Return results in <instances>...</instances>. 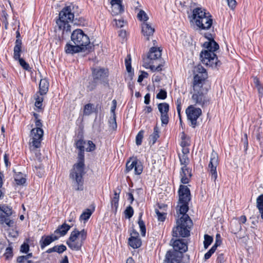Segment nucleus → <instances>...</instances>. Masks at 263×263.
I'll use <instances>...</instances> for the list:
<instances>
[{"label":"nucleus","instance_id":"nucleus-1","mask_svg":"<svg viewBox=\"0 0 263 263\" xmlns=\"http://www.w3.org/2000/svg\"><path fill=\"white\" fill-rule=\"evenodd\" d=\"M76 147L80 150L78 154V162L73 165L70 174V178L78 184L77 190H81L82 188V175L84 171V152H92L96 149L95 144L91 141H85L82 139L76 142Z\"/></svg>","mask_w":263,"mask_h":263},{"label":"nucleus","instance_id":"nucleus-2","mask_svg":"<svg viewBox=\"0 0 263 263\" xmlns=\"http://www.w3.org/2000/svg\"><path fill=\"white\" fill-rule=\"evenodd\" d=\"M71 39L74 45H66L65 50L66 53L73 54L92 50L93 46L90 44L89 37L81 29L74 30L71 33Z\"/></svg>","mask_w":263,"mask_h":263},{"label":"nucleus","instance_id":"nucleus-3","mask_svg":"<svg viewBox=\"0 0 263 263\" xmlns=\"http://www.w3.org/2000/svg\"><path fill=\"white\" fill-rule=\"evenodd\" d=\"M204 36L208 41L203 43L204 50L200 53L201 62L207 66L217 68L220 66V63L215 52L219 49V45L214 40L211 34H205Z\"/></svg>","mask_w":263,"mask_h":263},{"label":"nucleus","instance_id":"nucleus-4","mask_svg":"<svg viewBox=\"0 0 263 263\" xmlns=\"http://www.w3.org/2000/svg\"><path fill=\"white\" fill-rule=\"evenodd\" d=\"M188 203L179 202L178 208L181 217L177 220V226L173 230L174 237H187L190 235V229L192 226V221L188 215L186 214L189 210Z\"/></svg>","mask_w":263,"mask_h":263},{"label":"nucleus","instance_id":"nucleus-5","mask_svg":"<svg viewBox=\"0 0 263 263\" xmlns=\"http://www.w3.org/2000/svg\"><path fill=\"white\" fill-rule=\"evenodd\" d=\"M71 6H66L60 12L59 18L56 21L58 31L62 37L68 35L71 31L70 23H72L74 14L72 12Z\"/></svg>","mask_w":263,"mask_h":263},{"label":"nucleus","instance_id":"nucleus-6","mask_svg":"<svg viewBox=\"0 0 263 263\" xmlns=\"http://www.w3.org/2000/svg\"><path fill=\"white\" fill-rule=\"evenodd\" d=\"M203 85L204 84L201 83H193V88L191 90L193 102L201 106H203L209 102L207 95L208 89Z\"/></svg>","mask_w":263,"mask_h":263},{"label":"nucleus","instance_id":"nucleus-7","mask_svg":"<svg viewBox=\"0 0 263 263\" xmlns=\"http://www.w3.org/2000/svg\"><path fill=\"white\" fill-rule=\"evenodd\" d=\"M87 237V231L84 229L79 231L74 229L67 241V245L72 250H80Z\"/></svg>","mask_w":263,"mask_h":263},{"label":"nucleus","instance_id":"nucleus-8","mask_svg":"<svg viewBox=\"0 0 263 263\" xmlns=\"http://www.w3.org/2000/svg\"><path fill=\"white\" fill-rule=\"evenodd\" d=\"M185 112L192 126L195 127L197 125V120L202 114L201 109L191 105L186 109Z\"/></svg>","mask_w":263,"mask_h":263},{"label":"nucleus","instance_id":"nucleus-9","mask_svg":"<svg viewBox=\"0 0 263 263\" xmlns=\"http://www.w3.org/2000/svg\"><path fill=\"white\" fill-rule=\"evenodd\" d=\"M44 132L43 129H32L30 132L29 144L35 148L40 147Z\"/></svg>","mask_w":263,"mask_h":263},{"label":"nucleus","instance_id":"nucleus-10","mask_svg":"<svg viewBox=\"0 0 263 263\" xmlns=\"http://www.w3.org/2000/svg\"><path fill=\"white\" fill-rule=\"evenodd\" d=\"M219 163L218 154L213 152L211 154L210 162L209 164V169L210 175H211L212 179H213L214 182L216 181L217 178V166Z\"/></svg>","mask_w":263,"mask_h":263},{"label":"nucleus","instance_id":"nucleus-11","mask_svg":"<svg viewBox=\"0 0 263 263\" xmlns=\"http://www.w3.org/2000/svg\"><path fill=\"white\" fill-rule=\"evenodd\" d=\"M195 74L193 83L204 84V81L207 78L205 69L200 65L196 66L194 70Z\"/></svg>","mask_w":263,"mask_h":263},{"label":"nucleus","instance_id":"nucleus-12","mask_svg":"<svg viewBox=\"0 0 263 263\" xmlns=\"http://www.w3.org/2000/svg\"><path fill=\"white\" fill-rule=\"evenodd\" d=\"M110 13L112 16L121 15L124 12L123 0H109Z\"/></svg>","mask_w":263,"mask_h":263},{"label":"nucleus","instance_id":"nucleus-13","mask_svg":"<svg viewBox=\"0 0 263 263\" xmlns=\"http://www.w3.org/2000/svg\"><path fill=\"white\" fill-rule=\"evenodd\" d=\"M193 21L195 25H199L200 20L210 13L202 8H196L193 10Z\"/></svg>","mask_w":263,"mask_h":263},{"label":"nucleus","instance_id":"nucleus-14","mask_svg":"<svg viewBox=\"0 0 263 263\" xmlns=\"http://www.w3.org/2000/svg\"><path fill=\"white\" fill-rule=\"evenodd\" d=\"M158 108L161 114V121L162 124L166 125L168 122V112L169 105L166 103H162L158 105Z\"/></svg>","mask_w":263,"mask_h":263},{"label":"nucleus","instance_id":"nucleus-15","mask_svg":"<svg viewBox=\"0 0 263 263\" xmlns=\"http://www.w3.org/2000/svg\"><path fill=\"white\" fill-rule=\"evenodd\" d=\"M141 27L143 35L146 40L149 41L155 32L154 26H153L152 24L149 22H145L142 23Z\"/></svg>","mask_w":263,"mask_h":263},{"label":"nucleus","instance_id":"nucleus-16","mask_svg":"<svg viewBox=\"0 0 263 263\" xmlns=\"http://www.w3.org/2000/svg\"><path fill=\"white\" fill-rule=\"evenodd\" d=\"M143 66L146 68H149L153 71L161 70L160 63L151 59L149 55L143 59Z\"/></svg>","mask_w":263,"mask_h":263},{"label":"nucleus","instance_id":"nucleus-17","mask_svg":"<svg viewBox=\"0 0 263 263\" xmlns=\"http://www.w3.org/2000/svg\"><path fill=\"white\" fill-rule=\"evenodd\" d=\"M134 168L135 174L140 175L142 173L143 166L140 162L137 160L127 161L126 164V171L129 172Z\"/></svg>","mask_w":263,"mask_h":263},{"label":"nucleus","instance_id":"nucleus-18","mask_svg":"<svg viewBox=\"0 0 263 263\" xmlns=\"http://www.w3.org/2000/svg\"><path fill=\"white\" fill-rule=\"evenodd\" d=\"M179 199L180 202L188 203L190 200V191L185 185H181L179 190Z\"/></svg>","mask_w":263,"mask_h":263},{"label":"nucleus","instance_id":"nucleus-19","mask_svg":"<svg viewBox=\"0 0 263 263\" xmlns=\"http://www.w3.org/2000/svg\"><path fill=\"white\" fill-rule=\"evenodd\" d=\"M141 240L139 237V233L133 230L128 239V244L134 249L139 248L141 246Z\"/></svg>","mask_w":263,"mask_h":263},{"label":"nucleus","instance_id":"nucleus-20","mask_svg":"<svg viewBox=\"0 0 263 263\" xmlns=\"http://www.w3.org/2000/svg\"><path fill=\"white\" fill-rule=\"evenodd\" d=\"M199 25H196L198 29L199 30H208L209 29L213 23V20L211 18L210 14L200 21Z\"/></svg>","mask_w":263,"mask_h":263},{"label":"nucleus","instance_id":"nucleus-21","mask_svg":"<svg viewBox=\"0 0 263 263\" xmlns=\"http://www.w3.org/2000/svg\"><path fill=\"white\" fill-rule=\"evenodd\" d=\"M12 214V209L5 205H0V223H3L6 217H9Z\"/></svg>","mask_w":263,"mask_h":263},{"label":"nucleus","instance_id":"nucleus-22","mask_svg":"<svg viewBox=\"0 0 263 263\" xmlns=\"http://www.w3.org/2000/svg\"><path fill=\"white\" fill-rule=\"evenodd\" d=\"M181 181L183 184L189 183L190 178L191 177V171L188 167L182 166L181 171L180 172Z\"/></svg>","mask_w":263,"mask_h":263},{"label":"nucleus","instance_id":"nucleus-23","mask_svg":"<svg viewBox=\"0 0 263 263\" xmlns=\"http://www.w3.org/2000/svg\"><path fill=\"white\" fill-rule=\"evenodd\" d=\"M175 251L181 253L185 252L187 250V246L181 239H177L174 241L172 245Z\"/></svg>","mask_w":263,"mask_h":263},{"label":"nucleus","instance_id":"nucleus-24","mask_svg":"<svg viewBox=\"0 0 263 263\" xmlns=\"http://www.w3.org/2000/svg\"><path fill=\"white\" fill-rule=\"evenodd\" d=\"M58 238L59 236H57L54 234L50 236L42 237L40 242L41 248L42 249H44L46 246L49 245Z\"/></svg>","mask_w":263,"mask_h":263},{"label":"nucleus","instance_id":"nucleus-25","mask_svg":"<svg viewBox=\"0 0 263 263\" xmlns=\"http://www.w3.org/2000/svg\"><path fill=\"white\" fill-rule=\"evenodd\" d=\"M22 41L20 39H16L15 42V46L14 47L13 58L14 60H17L21 58V53L22 52Z\"/></svg>","mask_w":263,"mask_h":263},{"label":"nucleus","instance_id":"nucleus-26","mask_svg":"<svg viewBox=\"0 0 263 263\" xmlns=\"http://www.w3.org/2000/svg\"><path fill=\"white\" fill-rule=\"evenodd\" d=\"M148 55L151 59L155 60L157 62L159 61V58L161 56V50L159 48L156 47H153L151 48Z\"/></svg>","mask_w":263,"mask_h":263},{"label":"nucleus","instance_id":"nucleus-27","mask_svg":"<svg viewBox=\"0 0 263 263\" xmlns=\"http://www.w3.org/2000/svg\"><path fill=\"white\" fill-rule=\"evenodd\" d=\"M49 83L46 79H42L39 85V92L41 96L46 95L48 91Z\"/></svg>","mask_w":263,"mask_h":263},{"label":"nucleus","instance_id":"nucleus-28","mask_svg":"<svg viewBox=\"0 0 263 263\" xmlns=\"http://www.w3.org/2000/svg\"><path fill=\"white\" fill-rule=\"evenodd\" d=\"M70 227L71 226L66 223H63L54 231V234L55 235H57V236H59V238L61 236H64L70 229Z\"/></svg>","mask_w":263,"mask_h":263},{"label":"nucleus","instance_id":"nucleus-29","mask_svg":"<svg viewBox=\"0 0 263 263\" xmlns=\"http://www.w3.org/2000/svg\"><path fill=\"white\" fill-rule=\"evenodd\" d=\"M5 231L7 232V236L8 239H14L18 236V231L16 226L14 228H6Z\"/></svg>","mask_w":263,"mask_h":263},{"label":"nucleus","instance_id":"nucleus-30","mask_svg":"<svg viewBox=\"0 0 263 263\" xmlns=\"http://www.w3.org/2000/svg\"><path fill=\"white\" fill-rule=\"evenodd\" d=\"M93 76L95 80H101L105 78L106 77V74L104 69L97 68L93 70Z\"/></svg>","mask_w":263,"mask_h":263},{"label":"nucleus","instance_id":"nucleus-31","mask_svg":"<svg viewBox=\"0 0 263 263\" xmlns=\"http://www.w3.org/2000/svg\"><path fill=\"white\" fill-rule=\"evenodd\" d=\"M138 11L137 17L138 20L142 23L148 22L147 21L149 19V17L147 13L142 9H136Z\"/></svg>","mask_w":263,"mask_h":263},{"label":"nucleus","instance_id":"nucleus-32","mask_svg":"<svg viewBox=\"0 0 263 263\" xmlns=\"http://www.w3.org/2000/svg\"><path fill=\"white\" fill-rule=\"evenodd\" d=\"M165 207L164 205H163V206H160V209L162 210V211H160V210L158 209H156L155 210L159 221H163L165 219L166 213L164 212Z\"/></svg>","mask_w":263,"mask_h":263},{"label":"nucleus","instance_id":"nucleus-33","mask_svg":"<svg viewBox=\"0 0 263 263\" xmlns=\"http://www.w3.org/2000/svg\"><path fill=\"white\" fill-rule=\"evenodd\" d=\"M256 205L259 213L261 214V217L263 219V194L259 195L256 199Z\"/></svg>","mask_w":263,"mask_h":263},{"label":"nucleus","instance_id":"nucleus-34","mask_svg":"<svg viewBox=\"0 0 263 263\" xmlns=\"http://www.w3.org/2000/svg\"><path fill=\"white\" fill-rule=\"evenodd\" d=\"M14 177V180L17 185H23L26 182V178L21 173L15 174Z\"/></svg>","mask_w":263,"mask_h":263},{"label":"nucleus","instance_id":"nucleus-35","mask_svg":"<svg viewBox=\"0 0 263 263\" xmlns=\"http://www.w3.org/2000/svg\"><path fill=\"white\" fill-rule=\"evenodd\" d=\"M1 224H4V228L5 230L7 228H14V227L16 226L14 223V221L12 219H10L9 217H6L5 218V220L3 221V223H1Z\"/></svg>","mask_w":263,"mask_h":263},{"label":"nucleus","instance_id":"nucleus-36","mask_svg":"<svg viewBox=\"0 0 263 263\" xmlns=\"http://www.w3.org/2000/svg\"><path fill=\"white\" fill-rule=\"evenodd\" d=\"M92 214V212L90 209L85 210L82 214L81 215L80 219L81 220L86 221L90 217Z\"/></svg>","mask_w":263,"mask_h":263},{"label":"nucleus","instance_id":"nucleus-37","mask_svg":"<svg viewBox=\"0 0 263 263\" xmlns=\"http://www.w3.org/2000/svg\"><path fill=\"white\" fill-rule=\"evenodd\" d=\"M159 138V130L157 126L155 127L154 129V133L149 136L150 141L154 144L157 139Z\"/></svg>","mask_w":263,"mask_h":263},{"label":"nucleus","instance_id":"nucleus-38","mask_svg":"<svg viewBox=\"0 0 263 263\" xmlns=\"http://www.w3.org/2000/svg\"><path fill=\"white\" fill-rule=\"evenodd\" d=\"M93 112V105L90 103L87 104L84 106L83 114L85 116L90 115Z\"/></svg>","mask_w":263,"mask_h":263},{"label":"nucleus","instance_id":"nucleus-39","mask_svg":"<svg viewBox=\"0 0 263 263\" xmlns=\"http://www.w3.org/2000/svg\"><path fill=\"white\" fill-rule=\"evenodd\" d=\"M8 242H9V246L6 248L4 255L6 259L11 257L13 254L12 247H11L12 243L10 242V240L9 239H8Z\"/></svg>","mask_w":263,"mask_h":263},{"label":"nucleus","instance_id":"nucleus-40","mask_svg":"<svg viewBox=\"0 0 263 263\" xmlns=\"http://www.w3.org/2000/svg\"><path fill=\"white\" fill-rule=\"evenodd\" d=\"M180 161L181 165H183V166H186L187 164L189 162V160L187 157V155L184 154H179V155Z\"/></svg>","mask_w":263,"mask_h":263},{"label":"nucleus","instance_id":"nucleus-41","mask_svg":"<svg viewBox=\"0 0 263 263\" xmlns=\"http://www.w3.org/2000/svg\"><path fill=\"white\" fill-rule=\"evenodd\" d=\"M241 230H242V226L240 224V223H238L237 222L234 223L231 226L232 232L234 234H237Z\"/></svg>","mask_w":263,"mask_h":263},{"label":"nucleus","instance_id":"nucleus-42","mask_svg":"<svg viewBox=\"0 0 263 263\" xmlns=\"http://www.w3.org/2000/svg\"><path fill=\"white\" fill-rule=\"evenodd\" d=\"M218 246L217 242H216L215 245L211 248V249L205 254L204 259L205 260L208 259L211 255L215 252Z\"/></svg>","mask_w":263,"mask_h":263},{"label":"nucleus","instance_id":"nucleus-43","mask_svg":"<svg viewBox=\"0 0 263 263\" xmlns=\"http://www.w3.org/2000/svg\"><path fill=\"white\" fill-rule=\"evenodd\" d=\"M35 99V106L39 109L41 108L42 102L43 101V97L42 96H39L37 94H36Z\"/></svg>","mask_w":263,"mask_h":263},{"label":"nucleus","instance_id":"nucleus-44","mask_svg":"<svg viewBox=\"0 0 263 263\" xmlns=\"http://www.w3.org/2000/svg\"><path fill=\"white\" fill-rule=\"evenodd\" d=\"M109 128L111 130H115L117 129V125L116 120V115L112 117L109 121Z\"/></svg>","mask_w":263,"mask_h":263},{"label":"nucleus","instance_id":"nucleus-45","mask_svg":"<svg viewBox=\"0 0 263 263\" xmlns=\"http://www.w3.org/2000/svg\"><path fill=\"white\" fill-rule=\"evenodd\" d=\"M181 140L182 141L180 145L182 147H187L190 145L189 138L186 137L183 133H182V135L181 136Z\"/></svg>","mask_w":263,"mask_h":263},{"label":"nucleus","instance_id":"nucleus-46","mask_svg":"<svg viewBox=\"0 0 263 263\" xmlns=\"http://www.w3.org/2000/svg\"><path fill=\"white\" fill-rule=\"evenodd\" d=\"M16 61H18L19 63H20V65L26 70H29L30 69V67H29V64L25 62V61L21 58H20V59H17V60H16Z\"/></svg>","mask_w":263,"mask_h":263},{"label":"nucleus","instance_id":"nucleus-47","mask_svg":"<svg viewBox=\"0 0 263 263\" xmlns=\"http://www.w3.org/2000/svg\"><path fill=\"white\" fill-rule=\"evenodd\" d=\"M32 253H29L26 255L18 256L17 258V262L18 263H25V260H28L32 257Z\"/></svg>","mask_w":263,"mask_h":263},{"label":"nucleus","instance_id":"nucleus-48","mask_svg":"<svg viewBox=\"0 0 263 263\" xmlns=\"http://www.w3.org/2000/svg\"><path fill=\"white\" fill-rule=\"evenodd\" d=\"M213 241V238L208 235H204V247L205 249H206L212 243Z\"/></svg>","mask_w":263,"mask_h":263},{"label":"nucleus","instance_id":"nucleus-49","mask_svg":"<svg viewBox=\"0 0 263 263\" xmlns=\"http://www.w3.org/2000/svg\"><path fill=\"white\" fill-rule=\"evenodd\" d=\"M119 198V194L116 192H115L114 197L111 201V205L112 206H114L116 209L117 208L118 205Z\"/></svg>","mask_w":263,"mask_h":263},{"label":"nucleus","instance_id":"nucleus-50","mask_svg":"<svg viewBox=\"0 0 263 263\" xmlns=\"http://www.w3.org/2000/svg\"><path fill=\"white\" fill-rule=\"evenodd\" d=\"M138 224L140 229L141 235L142 236H145L146 234V228L144 222L141 219V218L138 221Z\"/></svg>","mask_w":263,"mask_h":263},{"label":"nucleus","instance_id":"nucleus-51","mask_svg":"<svg viewBox=\"0 0 263 263\" xmlns=\"http://www.w3.org/2000/svg\"><path fill=\"white\" fill-rule=\"evenodd\" d=\"M143 133L144 132L143 130H141L138 133L136 136V142L138 145H140L142 143V140L143 138Z\"/></svg>","mask_w":263,"mask_h":263},{"label":"nucleus","instance_id":"nucleus-52","mask_svg":"<svg viewBox=\"0 0 263 263\" xmlns=\"http://www.w3.org/2000/svg\"><path fill=\"white\" fill-rule=\"evenodd\" d=\"M114 21L115 22V26L118 28H121L124 26L126 22L123 19L116 20L114 19Z\"/></svg>","mask_w":263,"mask_h":263},{"label":"nucleus","instance_id":"nucleus-53","mask_svg":"<svg viewBox=\"0 0 263 263\" xmlns=\"http://www.w3.org/2000/svg\"><path fill=\"white\" fill-rule=\"evenodd\" d=\"M124 212L126 216L130 218L133 215L134 211L133 208L130 206H129L126 208Z\"/></svg>","mask_w":263,"mask_h":263},{"label":"nucleus","instance_id":"nucleus-54","mask_svg":"<svg viewBox=\"0 0 263 263\" xmlns=\"http://www.w3.org/2000/svg\"><path fill=\"white\" fill-rule=\"evenodd\" d=\"M166 97V92L164 90L161 89L157 95L156 98L159 99H165Z\"/></svg>","mask_w":263,"mask_h":263},{"label":"nucleus","instance_id":"nucleus-55","mask_svg":"<svg viewBox=\"0 0 263 263\" xmlns=\"http://www.w3.org/2000/svg\"><path fill=\"white\" fill-rule=\"evenodd\" d=\"M29 250V246L28 244L24 243L21 246L20 251L22 253H27Z\"/></svg>","mask_w":263,"mask_h":263},{"label":"nucleus","instance_id":"nucleus-56","mask_svg":"<svg viewBox=\"0 0 263 263\" xmlns=\"http://www.w3.org/2000/svg\"><path fill=\"white\" fill-rule=\"evenodd\" d=\"M56 252L59 253H61L66 250V247L63 245H61L59 246H55Z\"/></svg>","mask_w":263,"mask_h":263},{"label":"nucleus","instance_id":"nucleus-57","mask_svg":"<svg viewBox=\"0 0 263 263\" xmlns=\"http://www.w3.org/2000/svg\"><path fill=\"white\" fill-rule=\"evenodd\" d=\"M229 7L231 9H234L236 6V2L235 0H227Z\"/></svg>","mask_w":263,"mask_h":263},{"label":"nucleus","instance_id":"nucleus-58","mask_svg":"<svg viewBox=\"0 0 263 263\" xmlns=\"http://www.w3.org/2000/svg\"><path fill=\"white\" fill-rule=\"evenodd\" d=\"M148 76V73L144 71H141V73L140 75H139L138 79V82L140 83L141 82L143 79L147 78Z\"/></svg>","mask_w":263,"mask_h":263},{"label":"nucleus","instance_id":"nucleus-59","mask_svg":"<svg viewBox=\"0 0 263 263\" xmlns=\"http://www.w3.org/2000/svg\"><path fill=\"white\" fill-rule=\"evenodd\" d=\"M125 65L126 70L128 72H130L132 71V66L130 64V59L129 58L128 60H125Z\"/></svg>","mask_w":263,"mask_h":263},{"label":"nucleus","instance_id":"nucleus-60","mask_svg":"<svg viewBox=\"0 0 263 263\" xmlns=\"http://www.w3.org/2000/svg\"><path fill=\"white\" fill-rule=\"evenodd\" d=\"M35 125L36 127L33 128V129H42V127L43 126V124L41 120L39 119L35 120Z\"/></svg>","mask_w":263,"mask_h":263},{"label":"nucleus","instance_id":"nucleus-61","mask_svg":"<svg viewBox=\"0 0 263 263\" xmlns=\"http://www.w3.org/2000/svg\"><path fill=\"white\" fill-rule=\"evenodd\" d=\"M238 223L241 226L242 224H245L247 221V218L245 216L242 215L237 218Z\"/></svg>","mask_w":263,"mask_h":263},{"label":"nucleus","instance_id":"nucleus-62","mask_svg":"<svg viewBox=\"0 0 263 263\" xmlns=\"http://www.w3.org/2000/svg\"><path fill=\"white\" fill-rule=\"evenodd\" d=\"M96 86V82L94 80V81L89 83V84L87 87H88V89L89 90L91 91L95 88Z\"/></svg>","mask_w":263,"mask_h":263},{"label":"nucleus","instance_id":"nucleus-63","mask_svg":"<svg viewBox=\"0 0 263 263\" xmlns=\"http://www.w3.org/2000/svg\"><path fill=\"white\" fill-rule=\"evenodd\" d=\"M112 102V106H111L110 110L111 113L112 114V116H114V115H116L115 111L117 107V102L115 100H114Z\"/></svg>","mask_w":263,"mask_h":263},{"label":"nucleus","instance_id":"nucleus-64","mask_svg":"<svg viewBox=\"0 0 263 263\" xmlns=\"http://www.w3.org/2000/svg\"><path fill=\"white\" fill-rule=\"evenodd\" d=\"M181 100H177V112L178 114L179 117H180V111H181Z\"/></svg>","mask_w":263,"mask_h":263}]
</instances>
